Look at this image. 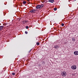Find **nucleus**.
Masks as SVG:
<instances>
[{
    "label": "nucleus",
    "mask_w": 78,
    "mask_h": 78,
    "mask_svg": "<svg viewBox=\"0 0 78 78\" xmlns=\"http://www.w3.org/2000/svg\"><path fill=\"white\" fill-rule=\"evenodd\" d=\"M43 6H44V5L43 4H42L41 5H36V8L37 9H41V8H42Z\"/></svg>",
    "instance_id": "obj_1"
},
{
    "label": "nucleus",
    "mask_w": 78,
    "mask_h": 78,
    "mask_svg": "<svg viewBox=\"0 0 78 78\" xmlns=\"http://www.w3.org/2000/svg\"><path fill=\"white\" fill-rule=\"evenodd\" d=\"M61 75L63 76H65L67 75V73L65 71H63L61 73Z\"/></svg>",
    "instance_id": "obj_2"
},
{
    "label": "nucleus",
    "mask_w": 78,
    "mask_h": 78,
    "mask_svg": "<svg viewBox=\"0 0 78 78\" xmlns=\"http://www.w3.org/2000/svg\"><path fill=\"white\" fill-rule=\"evenodd\" d=\"M37 11V10L34 9H33L31 10L30 11V12H31V13H32V14H34V13H35Z\"/></svg>",
    "instance_id": "obj_3"
},
{
    "label": "nucleus",
    "mask_w": 78,
    "mask_h": 78,
    "mask_svg": "<svg viewBox=\"0 0 78 78\" xmlns=\"http://www.w3.org/2000/svg\"><path fill=\"white\" fill-rule=\"evenodd\" d=\"M71 69L73 70H76V65H73L71 66Z\"/></svg>",
    "instance_id": "obj_4"
},
{
    "label": "nucleus",
    "mask_w": 78,
    "mask_h": 78,
    "mask_svg": "<svg viewBox=\"0 0 78 78\" xmlns=\"http://www.w3.org/2000/svg\"><path fill=\"white\" fill-rule=\"evenodd\" d=\"M74 54L75 55H78V51H76L74 52Z\"/></svg>",
    "instance_id": "obj_5"
},
{
    "label": "nucleus",
    "mask_w": 78,
    "mask_h": 78,
    "mask_svg": "<svg viewBox=\"0 0 78 78\" xmlns=\"http://www.w3.org/2000/svg\"><path fill=\"white\" fill-rule=\"evenodd\" d=\"M54 48H55V49H57L59 48V46H58V45L55 46L54 47Z\"/></svg>",
    "instance_id": "obj_6"
},
{
    "label": "nucleus",
    "mask_w": 78,
    "mask_h": 78,
    "mask_svg": "<svg viewBox=\"0 0 78 78\" xmlns=\"http://www.w3.org/2000/svg\"><path fill=\"white\" fill-rule=\"evenodd\" d=\"M23 24H25V23H26L28 22V21H26L25 20H24L23 21Z\"/></svg>",
    "instance_id": "obj_7"
},
{
    "label": "nucleus",
    "mask_w": 78,
    "mask_h": 78,
    "mask_svg": "<svg viewBox=\"0 0 78 78\" xmlns=\"http://www.w3.org/2000/svg\"><path fill=\"white\" fill-rule=\"evenodd\" d=\"M48 1L51 3H53L54 2V0H49Z\"/></svg>",
    "instance_id": "obj_8"
},
{
    "label": "nucleus",
    "mask_w": 78,
    "mask_h": 78,
    "mask_svg": "<svg viewBox=\"0 0 78 78\" xmlns=\"http://www.w3.org/2000/svg\"><path fill=\"white\" fill-rule=\"evenodd\" d=\"M3 26H0V31L3 29Z\"/></svg>",
    "instance_id": "obj_9"
},
{
    "label": "nucleus",
    "mask_w": 78,
    "mask_h": 78,
    "mask_svg": "<svg viewBox=\"0 0 78 78\" xmlns=\"http://www.w3.org/2000/svg\"><path fill=\"white\" fill-rule=\"evenodd\" d=\"M72 40L73 41H75V38H74V37H73V38H72Z\"/></svg>",
    "instance_id": "obj_10"
},
{
    "label": "nucleus",
    "mask_w": 78,
    "mask_h": 78,
    "mask_svg": "<svg viewBox=\"0 0 78 78\" xmlns=\"http://www.w3.org/2000/svg\"><path fill=\"white\" fill-rule=\"evenodd\" d=\"M26 3H27V2H26V1H25L23 2V4L24 5H25V4H26Z\"/></svg>",
    "instance_id": "obj_11"
},
{
    "label": "nucleus",
    "mask_w": 78,
    "mask_h": 78,
    "mask_svg": "<svg viewBox=\"0 0 78 78\" xmlns=\"http://www.w3.org/2000/svg\"><path fill=\"white\" fill-rule=\"evenodd\" d=\"M54 11H56V10H57V9L56 8H54Z\"/></svg>",
    "instance_id": "obj_12"
},
{
    "label": "nucleus",
    "mask_w": 78,
    "mask_h": 78,
    "mask_svg": "<svg viewBox=\"0 0 78 78\" xmlns=\"http://www.w3.org/2000/svg\"><path fill=\"white\" fill-rule=\"evenodd\" d=\"M29 28V27L28 26H27L26 27V29H28Z\"/></svg>",
    "instance_id": "obj_13"
},
{
    "label": "nucleus",
    "mask_w": 78,
    "mask_h": 78,
    "mask_svg": "<svg viewBox=\"0 0 78 78\" xmlns=\"http://www.w3.org/2000/svg\"><path fill=\"white\" fill-rule=\"evenodd\" d=\"M36 44L37 45H39V42H37V43Z\"/></svg>",
    "instance_id": "obj_14"
},
{
    "label": "nucleus",
    "mask_w": 78,
    "mask_h": 78,
    "mask_svg": "<svg viewBox=\"0 0 78 78\" xmlns=\"http://www.w3.org/2000/svg\"><path fill=\"white\" fill-rule=\"evenodd\" d=\"M42 64H45V62H44V61H42Z\"/></svg>",
    "instance_id": "obj_15"
},
{
    "label": "nucleus",
    "mask_w": 78,
    "mask_h": 78,
    "mask_svg": "<svg viewBox=\"0 0 78 78\" xmlns=\"http://www.w3.org/2000/svg\"><path fill=\"white\" fill-rule=\"evenodd\" d=\"M16 74V73H12V75H15V74Z\"/></svg>",
    "instance_id": "obj_16"
},
{
    "label": "nucleus",
    "mask_w": 78,
    "mask_h": 78,
    "mask_svg": "<svg viewBox=\"0 0 78 78\" xmlns=\"http://www.w3.org/2000/svg\"><path fill=\"white\" fill-rule=\"evenodd\" d=\"M64 23H62V27H63V26H64Z\"/></svg>",
    "instance_id": "obj_17"
},
{
    "label": "nucleus",
    "mask_w": 78,
    "mask_h": 78,
    "mask_svg": "<svg viewBox=\"0 0 78 78\" xmlns=\"http://www.w3.org/2000/svg\"><path fill=\"white\" fill-rule=\"evenodd\" d=\"M25 34H28V32L26 31L25 32Z\"/></svg>",
    "instance_id": "obj_18"
},
{
    "label": "nucleus",
    "mask_w": 78,
    "mask_h": 78,
    "mask_svg": "<svg viewBox=\"0 0 78 78\" xmlns=\"http://www.w3.org/2000/svg\"><path fill=\"white\" fill-rule=\"evenodd\" d=\"M27 1H28V2H29L30 1V0H27Z\"/></svg>",
    "instance_id": "obj_19"
},
{
    "label": "nucleus",
    "mask_w": 78,
    "mask_h": 78,
    "mask_svg": "<svg viewBox=\"0 0 78 78\" xmlns=\"http://www.w3.org/2000/svg\"><path fill=\"white\" fill-rule=\"evenodd\" d=\"M76 0H75V1H76Z\"/></svg>",
    "instance_id": "obj_20"
},
{
    "label": "nucleus",
    "mask_w": 78,
    "mask_h": 78,
    "mask_svg": "<svg viewBox=\"0 0 78 78\" xmlns=\"http://www.w3.org/2000/svg\"><path fill=\"white\" fill-rule=\"evenodd\" d=\"M44 2H45V1H44Z\"/></svg>",
    "instance_id": "obj_21"
}]
</instances>
